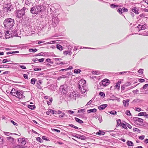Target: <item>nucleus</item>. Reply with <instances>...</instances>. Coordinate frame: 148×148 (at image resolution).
Segmentation results:
<instances>
[{
    "instance_id": "1",
    "label": "nucleus",
    "mask_w": 148,
    "mask_h": 148,
    "mask_svg": "<svg viewBox=\"0 0 148 148\" xmlns=\"http://www.w3.org/2000/svg\"><path fill=\"white\" fill-rule=\"evenodd\" d=\"M3 24L5 29H11L14 25V20L11 18H8L4 21Z\"/></svg>"
},
{
    "instance_id": "2",
    "label": "nucleus",
    "mask_w": 148,
    "mask_h": 148,
    "mask_svg": "<svg viewBox=\"0 0 148 148\" xmlns=\"http://www.w3.org/2000/svg\"><path fill=\"white\" fill-rule=\"evenodd\" d=\"M42 6L41 5L34 6L31 9V12L34 14H37L42 10Z\"/></svg>"
},
{
    "instance_id": "3",
    "label": "nucleus",
    "mask_w": 148,
    "mask_h": 148,
    "mask_svg": "<svg viewBox=\"0 0 148 148\" xmlns=\"http://www.w3.org/2000/svg\"><path fill=\"white\" fill-rule=\"evenodd\" d=\"M25 8L23 7V8L20 10H18L16 11V17L19 18H21L25 15Z\"/></svg>"
},
{
    "instance_id": "4",
    "label": "nucleus",
    "mask_w": 148,
    "mask_h": 148,
    "mask_svg": "<svg viewBox=\"0 0 148 148\" xmlns=\"http://www.w3.org/2000/svg\"><path fill=\"white\" fill-rule=\"evenodd\" d=\"M132 120L135 125H140L143 123V119L138 117H134Z\"/></svg>"
},
{
    "instance_id": "5",
    "label": "nucleus",
    "mask_w": 148,
    "mask_h": 148,
    "mask_svg": "<svg viewBox=\"0 0 148 148\" xmlns=\"http://www.w3.org/2000/svg\"><path fill=\"white\" fill-rule=\"evenodd\" d=\"M60 90L62 93L64 94H66L68 91V86L66 84L61 86Z\"/></svg>"
},
{
    "instance_id": "6",
    "label": "nucleus",
    "mask_w": 148,
    "mask_h": 148,
    "mask_svg": "<svg viewBox=\"0 0 148 148\" xmlns=\"http://www.w3.org/2000/svg\"><path fill=\"white\" fill-rule=\"evenodd\" d=\"M23 92L22 91L20 90H18L16 94L14 96L18 98L19 99H23L24 98L25 96L23 95Z\"/></svg>"
},
{
    "instance_id": "7",
    "label": "nucleus",
    "mask_w": 148,
    "mask_h": 148,
    "mask_svg": "<svg viewBox=\"0 0 148 148\" xmlns=\"http://www.w3.org/2000/svg\"><path fill=\"white\" fill-rule=\"evenodd\" d=\"M52 24L54 27H56L58 24L59 19L58 17L53 16L52 19Z\"/></svg>"
},
{
    "instance_id": "8",
    "label": "nucleus",
    "mask_w": 148,
    "mask_h": 148,
    "mask_svg": "<svg viewBox=\"0 0 148 148\" xmlns=\"http://www.w3.org/2000/svg\"><path fill=\"white\" fill-rule=\"evenodd\" d=\"M86 81L84 79H81L79 82V88H82L83 87H85L86 86Z\"/></svg>"
},
{
    "instance_id": "9",
    "label": "nucleus",
    "mask_w": 148,
    "mask_h": 148,
    "mask_svg": "<svg viewBox=\"0 0 148 148\" xmlns=\"http://www.w3.org/2000/svg\"><path fill=\"white\" fill-rule=\"evenodd\" d=\"M146 24H139L138 26L135 27V29H138L139 31H140V30H145L146 28Z\"/></svg>"
},
{
    "instance_id": "10",
    "label": "nucleus",
    "mask_w": 148,
    "mask_h": 148,
    "mask_svg": "<svg viewBox=\"0 0 148 148\" xmlns=\"http://www.w3.org/2000/svg\"><path fill=\"white\" fill-rule=\"evenodd\" d=\"M11 5L10 4L6 5V6L3 8V10L4 11L7 12H8L9 11H11V9L10 8V7Z\"/></svg>"
},
{
    "instance_id": "11",
    "label": "nucleus",
    "mask_w": 148,
    "mask_h": 148,
    "mask_svg": "<svg viewBox=\"0 0 148 148\" xmlns=\"http://www.w3.org/2000/svg\"><path fill=\"white\" fill-rule=\"evenodd\" d=\"M18 140L19 143H21L23 145H25L26 143L25 138H19Z\"/></svg>"
},
{
    "instance_id": "12",
    "label": "nucleus",
    "mask_w": 148,
    "mask_h": 148,
    "mask_svg": "<svg viewBox=\"0 0 148 148\" xmlns=\"http://www.w3.org/2000/svg\"><path fill=\"white\" fill-rule=\"evenodd\" d=\"M108 81L109 80L108 79H105L101 81V84L104 86H107L109 84Z\"/></svg>"
},
{
    "instance_id": "13",
    "label": "nucleus",
    "mask_w": 148,
    "mask_h": 148,
    "mask_svg": "<svg viewBox=\"0 0 148 148\" xmlns=\"http://www.w3.org/2000/svg\"><path fill=\"white\" fill-rule=\"evenodd\" d=\"M77 95L75 93V92H72L69 95V97L71 99H73L76 100V97L77 96Z\"/></svg>"
},
{
    "instance_id": "14",
    "label": "nucleus",
    "mask_w": 148,
    "mask_h": 148,
    "mask_svg": "<svg viewBox=\"0 0 148 148\" xmlns=\"http://www.w3.org/2000/svg\"><path fill=\"white\" fill-rule=\"evenodd\" d=\"M132 11L135 13L136 14H139V9L136 7H133L132 9Z\"/></svg>"
},
{
    "instance_id": "15",
    "label": "nucleus",
    "mask_w": 148,
    "mask_h": 148,
    "mask_svg": "<svg viewBox=\"0 0 148 148\" xmlns=\"http://www.w3.org/2000/svg\"><path fill=\"white\" fill-rule=\"evenodd\" d=\"M79 89L80 90L81 93L82 94L85 95L86 94V90L85 89V87H82Z\"/></svg>"
},
{
    "instance_id": "16",
    "label": "nucleus",
    "mask_w": 148,
    "mask_h": 148,
    "mask_svg": "<svg viewBox=\"0 0 148 148\" xmlns=\"http://www.w3.org/2000/svg\"><path fill=\"white\" fill-rule=\"evenodd\" d=\"M107 106V105L106 104H104L101 105L98 107V109L100 110H104Z\"/></svg>"
},
{
    "instance_id": "17",
    "label": "nucleus",
    "mask_w": 148,
    "mask_h": 148,
    "mask_svg": "<svg viewBox=\"0 0 148 148\" xmlns=\"http://www.w3.org/2000/svg\"><path fill=\"white\" fill-rule=\"evenodd\" d=\"M18 90L14 88H13L11 90V92H10V94L13 96H14L16 94Z\"/></svg>"
},
{
    "instance_id": "18",
    "label": "nucleus",
    "mask_w": 148,
    "mask_h": 148,
    "mask_svg": "<svg viewBox=\"0 0 148 148\" xmlns=\"http://www.w3.org/2000/svg\"><path fill=\"white\" fill-rule=\"evenodd\" d=\"M110 6L112 8H115L117 9L119 8H121V5H116L114 4H111L110 5Z\"/></svg>"
},
{
    "instance_id": "19",
    "label": "nucleus",
    "mask_w": 148,
    "mask_h": 148,
    "mask_svg": "<svg viewBox=\"0 0 148 148\" xmlns=\"http://www.w3.org/2000/svg\"><path fill=\"white\" fill-rule=\"evenodd\" d=\"M19 31L20 30L18 29L14 30L13 32V35L15 36H18V34Z\"/></svg>"
},
{
    "instance_id": "20",
    "label": "nucleus",
    "mask_w": 148,
    "mask_h": 148,
    "mask_svg": "<svg viewBox=\"0 0 148 148\" xmlns=\"http://www.w3.org/2000/svg\"><path fill=\"white\" fill-rule=\"evenodd\" d=\"M129 100L127 99L126 100H123V104L125 106L127 107L128 106Z\"/></svg>"
},
{
    "instance_id": "21",
    "label": "nucleus",
    "mask_w": 148,
    "mask_h": 148,
    "mask_svg": "<svg viewBox=\"0 0 148 148\" xmlns=\"http://www.w3.org/2000/svg\"><path fill=\"white\" fill-rule=\"evenodd\" d=\"M121 83V81H119L116 83V84L115 85V87L117 89H119L120 87V84Z\"/></svg>"
},
{
    "instance_id": "22",
    "label": "nucleus",
    "mask_w": 148,
    "mask_h": 148,
    "mask_svg": "<svg viewBox=\"0 0 148 148\" xmlns=\"http://www.w3.org/2000/svg\"><path fill=\"white\" fill-rule=\"evenodd\" d=\"M56 48L57 49H59L60 51L62 50L63 49V47L59 44L56 45Z\"/></svg>"
},
{
    "instance_id": "23",
    "label": "nucleus",
    "mask_w": 148,
    "mask_h": 148,
    "mask_svg": "<svg viewBox=\"0 0 148 148\" xmlns=\"http://www.w3.org/2000/svg\"><path fill=\"white\" fill-rule=\"evenodd\" d=\"M97 111V109L94 108L92 109H90L88 110H87V112L88 113H90L91 112H96Z\"/></svg>"
},
{
    "instance_id": "24",
    "label": "nucleus",
    "mask_w": 148,
    "mask_h": 148,
    "mask_svg": "<svg viewBox=\"0 0 148 148\" xmlns=\"http://www.w3.org/2000/svg\"><path fill=\"white\" fill-rule=\"evenodd\" d=\"M9 31L8 30L7 31L5 32V34L6 36V38H8L10 37V34H9Z\"/></svg>"
},
{
    "instance_id": "25",
    "label": "nucleus",
    "mask_w": 148,
    "mask_h": 148,
    "mask_svg": "<svg viewBox=\"0 0 148 148\" xmlns=\"http://www.w3.org/2000/svg\"><path fill=\"white\" fill-rule=\"evenodd\" d=\"M75 119L76 121L80 124L82 123H83V121H82L80 119H79L75 117Z\"/></svg>"
},
{
    "instance_id": "26",
    "label": "nucleus",
    "mask_w": 148,
    "mask_h": 148,
    "mask_svg": "<svg viewBox=\"0 0 148 148\" xmlns=\"http://www.w3.org/2000/svg\"><path fill=\"white\" fill-rule=\"evenodd\" d=\"M64 54L66 55L69 54L71 55L72 54V52L71 51H64Z\"/></svg>"
},
{
    "instance_id": "27",
    "label": "nucleus",
    "mask_w": 148,
    "mask_h": 148,
    "mask_svg": "<svg viewBox=\"0 0 148 148\" xmlns=\"http://www.w3.org/2000/svg\"><path fill=\"white\" fill-rule=\"evenodd\" d=\"M133 130L134 132H136L137 133H140V130L136 128H134Z\"/></svg>"
},
{
    "instance_id": "28",
    "label": "nucleus",
    "mask_w": 148,
    "mask_h": 148,
    "mask_svg": "<svg viewBox=\"0 0 148 148\" xmlns=\"http://www.w3.org/2000/svg\"><path fill=\"white\" fill-rule=\"evenodd\" d=\"M117 12L120 14H121L123 13V10L121 8H118Z\"/></svg>"
},
{
    "instance_id": "29",
    "label": "nucleus",
    "mask_w": 148,
    "mask_h": 148,
    "mask_svg": "<svg viewBox=\"0 0 148 148\" xmlns=\"http://www.w3.org/2000/svg\"><path fill=\"white\" fill-rule=\"evenodd\" d=\"M126 123L125 122V123H122L121 124L120 126H122L123 128H124L125 129H126L127 127L126 126Z\"/></svg>"
},
{
    "instance_id": "30",
    "label": "nucleus",
    "mask_w": 148,
    "mask_h": 148,
    "mask_svg": "<svg viewBox=\"0 0 148 148\" xmlns=\"http://www.w3.org/2000/svg\"><path fill=\"white\" fill-rule=\"evenodd\" d=\"M38 50L37 49H29V51L30 52H35L37 51Z\"/></svg>"
},
{
    "instance_id": "31",
    "label": "nucleus",
    "mask_w": 148,
    "mask_h": 148,
    "mask_svg": "<svg viewBox=\"0 0 148 148\" xmlns=\"http://www.w3.org/2000/svg\"><path fill=\"white\" fill-rule=\"evenodd\" d=\"M36 81V79L35 78H32L31 80V83L32 84L34 85Z\"/></svg>"
},
{
    "instance_id": "32",
    "label": "nucleus",
    "mask_w": 148,
    "mask_h": 148,
    "mask_svg": "<svg viewBox=\"0 0 148 148\" xmlns=\"http://www.w3.org/2000/svg\"><path fill=\"white\" fill-rule=\"evenodd\" d=\"M28 107L31 109L33 110L35 108V106L34 105H29L28 106Z\"/></svg>"
},
{
    "instance_id": "33",
    "label": "nucleus",
    "mask_w": 148,
    "mask_h": 148,
    "mask_svg": "<svg viewBox=\"0 0 148 148\" xmlns=\"http://www.w3.org/2000/svg\"><path fill=\"white\" fill-rule=\"evenodd\" d=\"M79 138L82 140H85L86 139V137L84 136L79 135Z\"/></svg>"
},
{
    "instance_id": "34",
    "label": "nucleus",
    "mask_w": 148,
    "mask_h": 148,
    "mask_svg": "<svg viewBox=\"0 0 148 148\" xmlns=\"http://www.w3.org/2000/svg\"><path fill=\"white\" fill-rule=\"evenodd\" d=\"M129 73V72H127V71H123V72H118V73H116V74L117 75H123L125 73Z\"/></svg>"
},
{
    "instance_id": "35",
    "label": "nucleus",
    "mask_w": 148,
    "mask_h": 148,
    "mask_svg": "<svg viewBox=\"0 0 148 148\" xmlns=\"http://www.w3.org/2000/svg\"><path fill=\"white\" fill-rule=\"evenodd\" d=\"M81 70L79 69H75L74 70V73H78L80 72Z\"/></svg>"
},
{
    "instance_id": "36",
    "label": "nucleus",
    "mask_w": 148,
    "mask_h": 148,
    "mask_svg": "<svg viewBox=\"0 0 148 148\" xmlns=\"http://www.w3.org/2000/svg\"><path fill=\"white\" fill-rule=\"evenodd\" d=\"M49 111L51 113H52L53 114H56L57 113V111H55L53 110L49 109Z\"/></svg>"
},
{
    "instance_id": "37",
    "label": "nucleus",
    "mask_w": 148,
    "mask_h": 148,
    "mask_svg": "<svg viewBox=\"0 0 148 148\" xmlns=\"http://www.w3.org/2000/svg\"><path fill=\"white\" fill-rule=\"evenodd\" d=\"M145 114H146L145 112H140L138 113V116H145Z\"/></svg>"
},
{
    "instance_id": "38",
    "label": "nucleus",
    "mask_w": 148,
    "mask_h": 148,
    "mask_svg": "<svg viewBox=\"0 0 148 148\" xmlns=\"http://www.w3.org/2000/svg\"><path fill=\"white\" fill-rule=\"evenodd\" d=\"M18 51H10L6 53V54H10L12 53H18Z\"/></svg>"
},
{
    "instance_id": "39",
    "label": "nucleus",
    "mask_w": 148,
    "mask_h": 148,
    "mask_svg": "<svg viewBox=\"0 0 148 148\" xmlns=\"http://www.w3.org/2000/svg\"><path fill=\"white\" fill-rule=\"evenodd\" d=\"M64 116H67L65 115V114L63 112L59 116V117L60 118H62Z\"/></svg>"
},
{
    "instance_id": "40",
    "label": "nucleus",
    "mask_w": 148,
    "mask_h": 148,
    "mask_svg": "<svg viewBox=\"0 0 148 148\" xmlns=\"http://www.w3.org/2000/svg\"><path fill=\"white\" fill-rule=\"evenodd\" d=\"M121 120L120 119H118L117 120V124L119 126H120L121 123Z\"/></svg>"
},
{
    "instance_id": "41",
    "label": "nucleus",
    "mask_w": 148,
    "mask_h": 148,
    "mask_svg": "<svg viewBox=\"0 0 148 148\" xmlns=\"http://www.w3.org/2000/svg\"><path fill=\"white\" fill-rule=\"evenodd\" d=\"M92 73L93 74L98 75L99 73V72L98 71H93Z\"/></svg>"
},
{
    "instance_id": "42",
    "label": "nucleus",
    "mask_w": 148,
    "mask_h": 148,
    "mask_svg": "<svg viewBox=\"0 0 148 148\" xmlns=\"http://www.w3.org/2000/svg\"><path fill=\"white\" fill-rule=\"evenodd\" d=\"M143 69H140L138 71V73L140 74H142L143 72Z\"/></svg>"
},
{
    "instance_id": "43",
    "label": "nucleus",
    "mask_w": 148,
    "mask_h": 148,
    "mask_svg": "<svg viewBox=\"0 0 148 148\" xmlns=\"http://www.w3.org/2000/svg\"><path fill=\"white\" fill-rule=\"evenodd\" d=\"M109 113L112 114H116V112L115 110L111 111L109 112Z\"/></svg>"
},
{
    "instance_id": "44",
    "label": "nucleus",
    "mask_w": 148,
    "mask_h": 148,
    "mask_svg": "<svg viewBox=\"0 0 148 148\" xmlns=\"http://www.w3.org/2000/svg\"><path fill=\"white\" fill-rule=\"evenodd\" d=\"M66 112H67L68 113L70 114H73L74 113V112L73 111L70 110H66Z\"/></svg>"
},
{
    "instance_id": "45",
    "label": "nucleus",
    "mask_w": 148,
    "mask_h": 148,
    "mask_svg": "<svg viewBox=\"0 0 148 148\" xmlns=\"http://www.w3.org/2000/svg\"><path fill=\"white\" fill-rule=\"evenodd\" d=\"M4 134L6 135L7 136H8L10 135H11L12 134V133L5 132H4Z\"/></svg>"
},
{
    "instance_id": "46",
    "label": "nucleus",
    "mask_w": 148,
    "mask_h": 148,
    "mask_svg": "<svg viewBox=\"0 0 148 148\" xmlns=\"http://www.w3.org/2000/svg\"><path fill=\"white\" fill-rule=\"evenodd\" d=\"M66 77V76L65 75H62L59 77L58 78V80H59L60 79L62 78H65Z\"/></svg>"
},
{
    "instance_id": "47",
    "label": "nucleus",
    "mask_w": 148,
    "mask_h": 148,
    "mask_svg": "<svg viewBox=\"0 0 148 148\" xmlns=\"http://www.w3.org/2000/svg\"><path fill=\"white\" fill-rule=\"evenodd\" d=\"M122 9L123 10V12H127L128 11V10L127 8H126L124 7H123L122 8Z\"/></svg>"
},
{
    "instance_id": "48",
    "label": "nucleus",
    "mask_w": 148,
    "mask_h": 148,
    "mask_svg": "<svg viewBox=\"0 0 148 148\" xmlns=\"http://www.w3.org/2000/svg\"><path fill=\"white\" fill-rule=\"evenodd\" d=\"M137 84H135L133 86H132V83H130V89L133 88L135 87L136 86Z\"/></svg>"
},
{
    "instance_id": "49",
    "label": "nucleus",
    "mask_w": 148,
    "mask_h": 148,
    "mask_svg": "<svg viewBox=\"0 0 148 148\" xmlns=\"http://www.w3.org/2000/svg\"><path fill=\"white\" fill-rule=\"evenodd\" d=\"M72 136L79 138V135L77 134H74L73 135H72Z\"/></svg>"
},
{
    "instance_id": "50",
    "label": "nucleus",
    "mask_w": 148,
    "mask_h": 148,
    "mask_svg": "<svg viewBox=\"0 0 148 148\" xmlns=\"http://www.w3.org/2000/svg\"><path fill=\"white\" fill-rule=\"evenodd\" d=\"M7 139L8 140L12 139V141H13L14 140V138L11 136H9L7 137Z\"/></svg>"
},
{
    "instance_id": "51",
    "label": "nucleus",
    "mask_w": 148,
    "mask_h": 148,
    "mask_svg": "<svg viewBox=\"0 0 148 148\" xmlns=\"http://www.w3.org/2000/svg\"><path fill=\"white\" fill-rule=\"evenodd\" d=\"M145 137V136L143 135L141 136H139V138L141 140H143L144 139Z\"/></svg>"
},
{
    "instance_id": "52",
    "label": "nucleus",
    "mask_w": 148,
    "mask_h": 148,
    "mask_svg": "<svg viewBox=\"0 0 148 148\" xmlns=\"http://www.w3.org/2000/svg\"><path fill=\"white\" fill-rule=\"evenodd\" d=\"M148 87V84H145L143 87V89H145Z\"/></svg>"
},
{
    "instance_id": "53",
    "label": "nucleus",
    "mask_w": 148,
    "mask_h": 148,
    "mask_svg": "<svg viewBox=\"0 0 148 148\" xmlns=\"http://www.w3.org/2000/svg\"><path fill=\"white\" fill-rule=\"evenodd\" d=\"M99 95L101 96L104 97L105 96V93L102 92H100L99 93Z\"/></svg>"
},
{
    "instance_id": "54",
    "label": "nucleus",
    "mask_w": 148,
    "mask_h": 148,
    "mask_svg": "<svg viewBox=\"0 0 148 148\" xmlns=\"http://www.w3.org/2000/svg\"><path fill=\"white\" fill-rule=\"evenodd\" d=\"M23 76L24 77L25 79H28V76L27 74H24L23 75Z\"/></svg>"
},
{
    "instance_id": "55",
    "label": "nucleus",
    "mask_w": 148,
    "mask_h": 148,
    "mask_svg": "<svg viewBox=\"0 0 148 148\" xmlns=\"http://www.w3.org/2000/svg\"><path fill=\"white\" fill-rule=\"evenodd\" d=\"M19 67L22 69H26V67L24 65H19Z\"/></svg>"
},
{
    "instance_id": "56",
    "label": "nucleus",
    "mask_w": 148,
    "mask_h": 148,
    "mask_svg": "<svg viewBox=\"0 0 148 148\" xmlns=\"http://www.w3.org/2000/svg\"><path fill=\"white\" fill-rule=\"evenodd\" d=\"M42 81L41 80H39L37 81V83L38 85H40L42 84Z\"/></svg>"
},
{
    "instance_id": "57",
    "label": "nucleus",
    "mask_w": 148,
    "mask_h": 148,
    "mask_svg": "<svg viewBox=\"0 0 148 148\" xmlns=\"http://www.w3.org/2000/svg\"><path fill=\"white\" fill-rule=\"evenodd\" d=\"M9 61L7 60V59H4L3 60L2 62L3 63H5L6 62H8Z\"/></svg>"
},
{
    "instance_id": "58",
    "label": "nucleus",
    "mask_w": 148,
    "mask_h": 148,
    "mask_svg": "<svg viewBox=\"0 0 148 148\" xmlns=\"http://www.w3.org/2000/svg\"><path fill=\"white\" fill-rule=\"evenodd\" d=\"M46 61L47 62H49L50 63H52V62L51 61V60L49 58L46 59Z\"/></svg>"
},
{
    "instance_id": "59",
    "label": "nucleus",
    "mask_w": 148,
    "mask_h": 148,
    "mask_svg": "<svg viewBox=\"0 0 148 148\" xmlns=\"http://www.w3.org/2000/svg\"><path fill=\"white\" fill-rule=\"evenodd\" d=\"M36 140L38 141H39L40 142H41V141L42 140V139L41 138H40V137H37V138H36Z\"/></svg>"
},
{
    "instance_id": "60",
    "label": "nucleus",
    "mask_w": 148,
    "mask_h": 148,
    "mask_svg": "<svg viewBox=\"0 0 148 148\" xmlns=\"http://www.w3.org/2000/svg\"><path fill=\"white\" fill-rule=\"evenodd\" d=\"M41 70V69L40 68H36L34 69V71H40Z\"/></svg>"
},
{
    "instance_id": "61",
    "label": "nucleus",
    "mask_w": 148,
    "mask_h": 148,
    "mask_svg": "<svg viewBox=\"0 0 148 148\" xmlns=\"http://www.w3.org/2000/svg\"><path fill=\"white\" fill-rule=\"evenodd\" d=\"M138 91H139V90H138L136 89V90H133L132 91V92L134 94H135L136 93H137V92H138Z\"/></svg>"
},
{
    "instance_id": "62",
    "label": "nucleus",
    "mask_w": 148,
    "mask_h": 148,
    "mask_svg": "<svg viewBox=\"0 0 148 148\" xmlns=\"http://www.w3.org/2000/svg\"><path fill=\"white\" fill-rule=\"evenodd\" d=\"M11 122L15 125L17 126L18 125V124L16 123L13 120H11Z\"/></svg>"
},
{
    "instance_id": "63",
    "label": "nucleus",
    "mask_w": 148,
    "mask_h": 148,
    "mask_svg": "<svg viewBox=\"0 0 148 148\" xmlns=\"http://www.w3.org/2000/svg\"><path fill=\"white\" fill-rule=\"evenodd\" d=\"M44 60V59L43 58L40 59L38 60V61L39 62H43Z\"/></svg>"
},
{
    "instance_id": "64",
    "label": "nucleus",
    "mask_w": 148,
    "mask_h": 148,
    "mask_svg": "<svg viewBox=\"0 0 148 148\" xmlns=\"http://www.w3.org/2000/svg\"><path fill=\"white\" fill-rule=\"evenodd\" d=\"M138 81L139 82H143L145 81V80L143 79H139Z\"/></svg>"
}]
</instances>
